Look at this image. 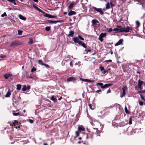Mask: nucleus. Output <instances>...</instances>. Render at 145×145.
Masks as SVG:
<instances>
[{
  "instance_id": "nucleus-51",
  "label": "nucleus",
  "mask_w": 145,
  "mask_h": 145,
  "mask_svg": "<svg viewBox=\"0 0 145 145\" xmlns=\"http://www.w3.org/2000/svg\"><path fill=\"white\" fill-rule=\"evenodd\" d=\"M112 61L111 59H109L107 60H105V62H111Z\"/></svg>"
},
{
  "instance_id": "nucleus-5",
  "label": "nucleus",
  "mask_w": 145,
  "mask_h": 145,
  "mask_svg": "<svg viewBox=\"0 0 145 145\" xmlns=\"http://www.w3.org/2000/svg\"><path fill=\"white\" fill-rule=\"evenodd\" d=\"M93 8L95 10L99 12L102 15L104 13L102 11L101 8H97L95 7H94Z\"/></svg>"
},
{
  "instance_id": "nucleus-18",
  "label": "nucleus",
  "mask_w": 145,
  "mask_h": 145,
  "mask_svg": "<svg viewBox=\"0 0 145 145\" xmlns=\"http://www.w3.org/2000/svg\"><path fill=\"white\" fill-rule=\"evenodd\" d=\"M74 3H72L68 7V8L69 10L72 9L74 7Z\"/></svg>"
},
{
  "instance_id": "nucleus-17",
  "label": "nucleus",
  "mask_w": 145,
  "mask_h": 145,
  "mask_svg": "<svg viewBox=\"0 0 145 145\" xmlns=\"http://www.w3.org/2000/svg\"><path fill=\"white\" fill-rule=\"evenodd\" d=\"M18 16L20 19L24 20H25L26 19L25 17L20 14Z\"/></svg>"
},
{
  "instance_id": "nucleus-62",
  "label": "nucleus",
  "mask_w": 145,
  "mask_h": 145,
  "mask_svg": "<svg viewBox=\"0 0 145 145\" xmlns=\"http://www.w3.org/2000/svg\"><path fill=\"white\" fill-rule=\"evenodd\" d=\"M33 1L35 2H38V0H33Z\"/></svg>"
},
{
  "instance_id": "nucleus-55",
  "label": "nucleus",
  "mask_w": 145,
  "mask_h": 145,
  "mask_svg": "<svg viewBox=\"0 0 145 145\" xmlns=\"http://www.w3.org/2000/svg\"><path fill=\"white\" fill-rule=\"evenodd\" d=\"M6 57V56L5 55H2L1 56V58H5Z\"/></svg>"
},
{
  "instance_id": "nucleus-12",
  "label": "nucleus",
  "mask_w": 145,
  "mask_h": 145,
  "mask_svg": "<svg viewBox=\"0 0 145 145\" xmlns=\"http://www.w3.org/2000/svg\"><path fill=\"white\" fill-rule=\"evenodd\" d=\"M98 129L97 128H93L92 129L91 132L93 134H96L97 132Z\"/></svg>"
},
{
  "instance_id": "nucleus-28",
  "label": "nucleus",
  "mask_w": 145,
  "mask_h": 145,
  "mask_svg": "<svg viewBox=\"0 0 145 145\" xmlns=\"http://www.w3.org/2000/svg\"><path fill=\"white\" fill-rule=\"evenodd\" d=\"M82 80L86 82H89L90 80L87 79H82Z\"/></svg>"
},
{
  "instance_id": "nucleus-48",
  "label": "nucleus",
  "mask_w": 145,
  "mask_h": 145,
  "mask_svg": "<svg viewBox=\"0 0 145 145\" xmlns=\"http://www.w3.org/2000/svg\"><path fill=\"white\" fill-rule=\"evenodd\" d=\"M120 29H119L118 28H115L114 29H113V31H119L120 32Z\"/></svg>"
},
{
  "instance_id": "nucleus-44",
  "label": "nucleus",
  "mask_w": 145,
  "mask_h": 145,
  "mask_svg": "<svg viewBox=\"0 0 145 145\" xmlns=\"http://www.w3.org/2000/svg\"><path fill=\"white\" fill-rule=\"evenodd\" d=\"M139 103L140 105V106H142L143 105V103L142 101H139Z\"/></svg>"
},
{
  "instance_id": "nucleus-52",
  "label": "nucleus",
  "mask_w": 145,
  "mask_h": 145,
  "mask_svg": "<svg viewBox=\"0 0 145 145\" xmlns=\"http://www.w3.org/2000/svg\"><path fill=\"white\" fill-rule=\"evenodd\" d=\"M29 122L31 123H33V120H29Z\"/></svg>"
},
{
  "instance_id": "nucleus-57",
  "label": "nucleus",
  "mask_w": 145,
  "mask_h": 145,
  "mask_svg": "<svg viewBox=\"0 0 145 145\" xmlns=\"http://www.w3.org/2000/svg\"><path fill=\"white\" fill-rule=\"evenodd\" d=\"M85 51L86 52H90L91 51V50H87V49H86L85 50Z\"/></svg>"
},
{
  "instance_id": "nucleus-31",
  "label": "nucleus",
  "mask_w": 145,
  "mask_h": 145,
  "mask_svg": "<svg viewBox=\"0 0 145 145\" xmlns=\"http://www.w3.org/2000/svg\"><path fill=\"white\" fill-rule=\"evenodd\" d=\"M28 43L30 44H31L33 43V40L32 39L30 38L29 39V40L28 42Z\"/></svg>"
},
{
  "instance_id": "nucleus-19",
  "label": "nucleus",
  "mask_w": 145,
  "mask_h": 145,
  "mask_svg": "<svg viewBox=\"0 0 145 145\" xmlns=\"http://www.w3.org/2000/svg\"><path fill=\"white\" fill-rule=\"evenodd\" d=\"M11 93L10 92V90L9 89L5 97H8L11 95Z\"/></svg>"
},
{
  "instance_id": "nucleus-35",
  "label": "nucleus",
  "mask_w": 145,
  "mask_h": 145,
  "mask_svg": "<svg viewBox=\"0 0 145 145\" xmlns=\"http://www.w3.org/2000/svg\"><path fill=\"white\" fill-rule=\"evenodd\" d=\"M99 69H100L101 71H102L104 70V67L102 66H100Z\"/></svg>"
},
{
  "instance_id": "nucleus-6",
  "label": "nucleus",
  "mask_w": 145,
  "mask_h": 145,
  "mask_svg": "<svg viewBox=\"0 0 145 145\" xmlns=\"http://www.w3.org/2000/svg\"><path fill=\"white\" fill-rule=\"evenodd\" d=\"M18 43L16 41H13L12 42L10 46L11 47L17 46L19 45Z\"/></svg>"
},
{
  "instance_id": "nucleus-2",
  "label": "nucleus",
  "mask_w": 145,
  "mask_h": 145,
  "mask_svg": "<svg viewBox=\"0 0 145 145\" xmlns=\"http://www.w3.org/2000/svg\"><path fill=\"white\" fill-rule=\"evenodd\" d=\"M97 85H99L101 86V87L102 88H107L108 87L111 86L112 85V84L110 83L106 84L105 85H103V84L100 83H97L96 84Z\"/></svg>"
},
{
  "instance_id": "nucleus-30",
  "label": "nucleus",
  "mask_w": 145,
  "mask_h": 145,
  "mask_svg": "<svg viewBox=\"0 0 145 145\" xmlns=\"http://www.w3.org/2000/svg\"><path fill=\"white\" fill-rule=\"evenodd\" d=\"M38 63L39 64L41 65H43V64H44V63H43L42 62L41 60H39Z\"/></svg>"
},
{
  "instance_id": "nucleus-27",
  "label": "nucleus",
  "mask_w": 145,
  "mask_h": 145,
  "mask_svg": "<svg viewBox=\"0 0 145 145\" xmlns=\"http://www.w3.org/2000/svg\"><path fill=\"white\" fill-rule=\"evenodd\" d=\"M22 90L23 91H25L27 90V87L25 85L24 86L23 88H22Z\"/></svg>"
},
{
  "instance_id": "nucleus-40",
  "label": "nucleus",
  "mask_w": 145,
  "mask_h": 145,
  "mask_svg": "<svg viewBox=\"0 0 145 145\" xmlns=\"http://www.w3.org/2000/svg\"><path fill=\"white\" fill-rule=\"evenodd\" d=\"M88 105H89V107L90 108H91V109L92 110L94 109V108L92 107V105H91V104H89Z\"/></svg>"
},
{
  "instance_id": "nucleus-47",
  "label": "nucleus",
  "mask_w": 145,
  "mask_h": 145,
  "mask_svg": "<svg viewBox=\"0 0 145 145\" xmlns=\"http://www.w3.org/2000/svg\"><path fill=\"white\" fill-rule=\"evenodd\" d=\"M75 133L76 135L77 136H78L79 135V132L78 131H76L75 132Z\"/></svg>"
},
{
  "instance_id": "nucleus-34",
  "label": "nucleus",
  "mask_w": 145,
  "mask_h": 145,
  "mask_svg": "<svg viewBox=\"0 0 145 145\" xmlns=\"http://www.w3.org/2000/svg\"><path fill=\"white\" fill-rule=\"evenodd\" d=\"M78 37L79 39L82 40H84V38H83V37H82L80 35H78Z\"/></svg>"
},
{
  "instance_id": "nucleus-42",
  "label": "nucleus",
  "mask_w": 145,
  "mask_h": 145,
  "mask_svg": "<svg viewBox=\"0 0 145 145\" xmlns=\"http://www.w3.org/2000/svg\"><path fill=\"white\" fill-rule=\"evenodd\" d=\"M18 123V121L16 120H15L14 121L13 123L14 126H15V124L16 123Z\"/></svg>"
},
{
  "instance_id": "nucleus-11",
  "label": "nucleus",
  "mask_w": 145,
  "mask_h": 145,
  "mask_svg": "<svg viewBox=\"0 0 145 145\" xmlns=\"http://www.w3.org/2000/svg\"><path fill=\"white\" fill-rule=\"evenodd\" d=\"M76 14V12L72 10H71L68 12V15L69 16H71L72 15H75Z\"/></svg>"
},
{
  "instance_id": "nucleus-3",
  "label": "nucleus",
  "mask_w": 145,
  "mask_h": 145,
  "mask_svg": "<svg viewBox=\"0 0 145 145\" xmlns=\"http://www.w3.org/2000/svg\"><path fill=\"white\" fill-rule=\"evenodd\" d=\"M91 23H92V25L94 27H96L99 26V25L97 24V23H99V22L98 20H96L93 19L92 20Z\"/></svg>"
},
{
  "instance_id": "nucleus-4",
  "label": "nucleus",
  "mask_w": 145,
  "mask_h": 145,
  "mask_svg": "<svg viewBox=\"0 0 145 145\" xmlns=\"http://www.w3.org/2000/svg\"><path fill=\"white\" fill-rule=\"evenodd\" d=\"M122 89L123 90L122 94L120 96L121 98H122L126 95L125 91L127 89V87L126 86H123L122 88Z\"/></svg>"
},
{
  "instance_id": "nucleus-21",
  "label": "nucleus",
  "mask_w": 145,
  "mask_h": 145,
  "mask_svg": "<svg viewBox=\"0 0 145 145\" xmlns=\"http://www.w3.org/2000/svg\"><path fill=\"white\" fill-rule=\"evenodd\" d=\"M59 22L58 21H52L51 20H48V22L50 24H54L55 23H57Z\"/></svg>"
},
{
  "instance_id": "nucleus-1",
  "label": "nucleus",
  "mask_w": 145,
  "mask_h": 145,
  "mask_svg": "<svg viewBox=\"0 0 145 145\" xmlns=\"http://www.w3.org/2000/svg\"><path fill=\"white\" fill-rule=\"evenodd\" d=\"M133 30V27L131 26H127L126 28H123L120 29V32H128L129 31H132Z\"/></svg>"
},
{
  "instance_id": "nucleus-46",
  "label": "nucleus",
  "mask_w": 145,
  "mask_h": 145,
  "mask_svg": "<svg viewBox=\"0 0 145 145\" xmlns=\"http://www.w3.org/2000/svg\"><path fill=\"white\" fill-rule=\"evenodd\" d=\"M136 24L138 26L140 25V23L138 21H136Z\"/></svg>"
},
{
  "instance_id": "nucleus-50",
  "label": "nucleus",
  "mask_w": 145,
  "mask_h": 145,
  "mask_svg": "<svg viewBox=\"0 0 145 145\" xmlns=\"http://www.w3.org/2000/svg\"><path fill=\"white\" fill-rule=\"evenodd\" d=\"M7 1H9L10 2L13 3L14 2L15 0H7Z\"/></svg>"
},
{
  "instance_id": "nucleus-43",
  "label": "nucleus",
  "mask_w": 145,
  "mask_h": 145,
  "mask_svg": "<svg viewBox=\"0 0 145 145\" xmlns=\"http://www.w3.org/2000/svg\"><path fill=\"white\" fill-rule=\"evenodd\" d=\"M36 71V68H33L31 70V72H33L34 71Z\"/></svg>"
},
{
  "instance_id": "nucleus-20",
  "label": "nucleus",
  "mask_w": 145,
  "mask_h": 145,
  "mask_svg": "<svg viewBox=\"0 0 145 145\" xmlns=\"http://www.w3.org/2000/svg\"><path fill=\"white\" fill-rule=\"evenodd\" d=\"M74 80H75V78L73 77H69L67 79V81H71Z\"/></svg>"
},
{
  "instance_id": "nucleus-58",
  "label": "nucleus",
  "mask_w": 145,
  "mask_h": 145,
  "mask_svg": "<svg viewBox=\"0 0 145 145\" xmlns=\"http://www.w3.org/2000/svg\"><path fill=\"white\" fill-rule=\"evenodd\" d=\"M70 65L72 67L73 66V65H72V62H71L70 63Z\"/></svg>"
},
{
  "instance_id": "nucleus-8",
  "label": "nucleus",
  "mask_w": 145,
  "mask_h": 145,
  "mask_svg": "<svg viewBox=\"0 0 145 145\" xmlns=\"http://www.w3.org/2000/svg\"><path fill=\"white\" fill-rule=\"evenodd\" d=\"M12 76V74L7 73L4 74L3 76L5 78V79H7L8 78L11 76Z\"/></svg>"
},
{
  "instance_id": "nucleus-37",
  "label": "nucleus",
  "mask_w": 145,
  "mask_h": 145,
  "mask_svg": "<svg viewBox=\"0 0 145 145\" xmlns=\"http://www.w3.org/2000/svg\"><path fill=\"white\" fill-rule=\"evenodd\" d=\"M7 14L5 12L3 13V14H2L1 15V16L2 17H3L4 16H7Z\"/></svg>"
},
{
  "instance_id": "nucleus-7",
  "label": "nucleus",
  "mask_w": 145,
  "mask_h": 145,
  "mask_svg": "<svg viewBox=\"0 0 145 145\" xmlns=\"http://www.w3.org/2000/svg\"><path fill=\"white\" fill-rule=\"evenodd\" d=\"M45 16L46 17L49 18H57V16H52L48 14H46L45 15Z\"/></svg>"
},
{
  "instance_id": "nucleus-13",
  "label": "nucleus",
  "mask_w": 145,
  "mask_h": 145,
  "mask_svg": "<svg viewBox=\"0 0 145 145\" xmlns=\"http://www.w3.org/2000/svg\"><path fill=\"white\" fill-rule=\"evenodd\" d=\"M73 40L74 42L76 43H79V42L80 41H79V39L77 37H74L73 39Z\"/></svg>"
},
{
  "instance_id": "nucleus-10",
  "label": "nucleus",
  "mask_w": 145,
  "mask_h": 145,
  "mask_svg": "<svg viewBox=\"0 0 145 145\" xmlns=\"http://www.w3.org/2000/svg\"><path fill=\"white\" fill-rule=\"evenodd\" d=\"M123 41V39H120L115 44V46H116L121 44Z\"/></svg>"
},
{
  "instance_id": "nucleus-22",
  "label": "nucleus",
  "mask_w": 145,
  "mask_h": 145,
  "mask_svg": "<svg viewBox=\"0 0 145 145\" xmlns=\"http://www.w3.org/2000/svg\"><path fill=\"white\" fill-rule=\"evenodd\" d=\"M93 134L91 135L90 133H89V134H87L86 138L87 139L89 137H90L92 138H93Z\"/></svg>"
},
{
  "instance_id": "nucleus-63",
  "label": "nucleus",
  "mask_w": 145,
  "mask_h": 145,
  "mask_svg": "<svg viewBox=\"0 0 145 145\" xmlns=\"http://www.w3.org/2000/svg\"><path fill=\"white\" fill-rule=\"evenodd\" d=\"M13 3L14 5H16V2H15V1H14V2H13Z\"/></svg>"
},
{
  "instance_id": "nucleus-64",
  "label": "nucleus",
  "mask_w": 145,
  "mask_h": 145,
  "mask_svg": "<svg viewBox=\"0 0 145 145\" xmlns=\"http://www.w3.org/2000/svg\"><path fill=\"white\" fill-rule=\"evenodd\" d=\"M62 99V97H60L58 99L59 100H61Z\"/></svg>"
},
{
  "instance_id": "nucleus-39",
  "label": "nucleus",
  "mask_w": 145,
  "mask_h": 145,
  "mask_svg": "<svg viewBox=\"0 0 145 145\" xmlns=\"http://www.w3.org/2000/svg\"><path fill=\"white\" fill-rule=\"evenodd\" d=\"M110 70V69H109L107 71L104 70V71L102 72V73L103 74H105L106 73V72H107V73H108V71Z\"/></svg>"
},
{
  "instance_id": "nucleus-36",
  "label": "nucleus",
  "mask_w": 145,
  "mask_h": 145,
  "mask_svg": "<svg viewBox=\"0 0 145 145\" xmlns=\"http://www.w3.org/2000/svg\"><path fill=\"white\" fill-rule=\"evenodd\" d=\"M18 35H22V32L23 31H20L18 30Z\"/></svg>"
},
{
  "instance_id": "nucleus-33",
  "label": "nucleus",
  "mask_w": 145,
  "mask_h": 145,
  "mask_svg": "<svg viewBox=\"0 0 145 145\" xmlns=\"http://www.w3.org/2000/svg\"><path fill=\"white\" fill-rule=\"evenodd\" d=\"M125 112L127 114L129 113V112L127 109V108L126 106H125L124 108Z\"/></svg>"
},
{
  "instance_id": "nucleus-59",
  "label": "nucleus",
  "mask_w": 145,
  "mask_h": 145,
  "mask_svg": "<svg viewBox=\"0 0 145 145\" xmlns=\"http://www.w3.org/2000/svg\"><path fill=\"white\" fill-rule=\"evenodd\" d=\"M110 5L111 6H114V5L113 4L112 2H110Z\"/></svg>"
},
{
  "instance_id": "nucleus-60",
  "label": "nucleus",
  "mask_w": 145,
  "mask_h": 145,
  "mask_svg": "<svg viewBox=\"0 0 145 145\" xmlns=\"http://www.w3.org/2000/svg\"><path fill=\"white\" fill-rule=\"evenodd\" d=\"M89 82H94V80H90Z\"/></svg>"
},
{
  "instance_id": "nucleus-54",
  "label": "nucleus",
  "mask_w": 145,
  "mask_h": 145,
  "mask_svg": "<svg viewBox=\"0 0 145 145\" xmlns=\"http://www.w3.org/2000/svg\"><path fill=\"white\" fill-rule=\"evenodd\" d=\"M30 86H27V89H30Z\"/></svg>"
},
{
  "instance_id": "nucleus-16",
  "label": "nucleus",
  "mask_w": 145,
  "mask_h": 145,
  "mask_svg": "<svg viewBox=\"0 0 145 145\" xmlns=\"http://www.w3.org/2000/svg\"><path fill=\"white\" fill-rule=\"evenodd\" d=\"M74 33L73 31H70L69 32V34H68V36L70 37H72L73 36Z\"/></svg>"
},
{
  "instance_id": "nucleus-9",
  "label": "nucleus",
  "mask_w": 145,
  "mask_h": 145,
  "mask_svg": "<svg viewBox=\"0 0 145 145\" xmlns=\"http://www.w3.org/2000/svg\"><path fill=\"white\" fill-rule=\"evenodd\" d=\"M143 83L142 81L139 80L138 82V88L141 89V86Z\"/></svg>"
},
{
  "instance_id": "nucleus-32",
  "label": "nucleus",
  "mask_w": 145,
  "mask_h": 145,
  "mask_svg": "<svg viewBox=\"0 0 145 145\" xmlns=\"http://www.w3.org/2000/svg\"><path fill=\"white\" fill-rule=\"evenodd\" d=\"M51 99L54 101H56V99L54 96H52L51 98Z\"/></svg>"
},
{
  "instance_id": "nucleus-24",
  "label": "nucleus",
  "mask_w": 145,
  "mask_h": 145,
  "mask_svg": "<svg viewBox=\"0 0 145 145\" xmlns=\"http://www.w3.org/2000/svg\"><path fill=\"white\" fill-rule=\"evenodd\" d=\"M106 9H108L110 8V6L109 2H108L107 3L106 5Z\"/></svg>"
},
{
  "instance_id": "nucleus-49",
  "label": "nucleus",
  "mask_w": 145,
  "mask_h": 145,
  "mask_svg": "<svg viewBox=\"0 0 145 145\" xmlns=\"http://www.w3.org/2000/svg\"><path fill=\"white\" fill-rule=\"evenodd\" d=\"M43 65H44L45 66V67L47 68H49V65H47V64H43Z\"/></svg>"
},
{
  "instance_id": "nucleus-45",
  "label": "nucleus",
  "mask_w": 145,
  "mask_h": 145,
  "mask_svg": "<svg viewBox=\"0 0 145 145\" xmlns=\"http://www.w3.org/2000/svg\"><path fill=\"white\" fill-rule=\"evenodd\" d=\"M103 38H102L101 37H100V36H99V39L101 41V42H103Z\"/></svg>"
},
{
  "instance_id": "nucleus-15",
  "label": "nucleus",
  "mask_w": 145,
  "mask_h": 145,
  "mask_svg": "<svg viewBox=\"0 0 145 145\" xmlns=\"http://www.w3.org/2000/svg\"><path fill=\"white\" fill-rule=\"evenodd\" d=\"M78 44L82 46L83 47L85 48H86L85 44L83 41H80Z\"/></svg>"
},
{
  "instance_id": "nucleus-14",
  "label": "nucleus",
  "mask_w": 145,
  "mask_h": 145,
  "mask_svg": "<svg viewBox=\"0 0 145 145\" xmlns=\"http://www.w3.org/2000/svg\"><path fill=\"white\" fill-rule=\"evenodd\" d=\"M33 7H34V8H35L39 12H42V13H43V11L41 10L38 7H37L35 5H33Z\"/></svg>"
},
{
  "instance_id": "nucleus-26",
  "label": "nucleus",
  "mask_w": 145,
  "mask_h": 145,
  "mask_svg": "<svg viewBox=\"0 0 145 145\" xmlns=\"http://www.w3.org/2000/svg\"><path fill=\"white\" fill-rule=\"evenodd\" d=\"M21 89V85L20 84H18L17 85V89L19 90Z\"/></svg>"
},
{
  "instance_id": "nucleus-38",
  "label": "nucleus",
  "mask_w": 145,
  "mask_h": 145,
  "mask_svg": "<svg viewBox=\"0 0 145 145\" xmlns=\"http://www.w3.org/2000/svg\"><path fill=\"white\" fill-rule=\"evenodd\" d=\"M129 124H131L132 123L131 118L130 117L129 118Z\"/></svg>"
},
{
  "instance_id": "nucleus-23",
  "label": "nucleus",
  "mask_w": 145,
  "mask_h": 145,
  "mask_svg": "<svg viewBox=\"0 0 145 145\" xmlns=\"http://www.w3.org/2000/svg\"><path fill=\"white\" fill-rule=\"evenodd\" d=\"M78 129L79 131H83L84 130V128L82 126L78 127Z\"/></svg>"
},
{
  "instance_id": "nucleus-29",
  "label": "nucleus",
  "mask_w": 145,
  "mask_h": 145,
  "mask_svg": "<svg viewBox=\"0 0 145 145\" xmlns=\"http://www.w3.org/2000/svg\"><path fill=\"white\" fill-rule=\"evenodd\" d=\"M13 114L14 116H17L18 115H20V113H19V112H13Z\"/></svg>"
},
{
  "instance_id": "nucleus-53",
  "label": "nucleus",
  "mask_w": 145,
  "mask_h": 145,
  "mask_svg": "<svg viewBox=\"0 0 145 145\" xmlns=\"http://www.w3.org/2000/svg\"><path fill=\"white\" fill-rule=\"evenodd\" d=\"M112 29L111 28H109L108 30V32H110L112 31Z\"/></svg>"
},
{
  "instance_id": "nucleus-25",
  "label": "nucleus",
  "mask_w": 145,
  "mask_h": 145,
  "mask_svg": "<svg viewBox=\"0 0 145 145\" xmlns=\"http://www.w3.org/2000/svg\"><path fill=\"white\" fill-rule=\"evenodd\" d=\"M106 33H101L100 35L99 36L102 38H103V37H105L106 36Z\"/></svg>"
},
{
  "instance_id": "nucleus-61",
  "label": "nucleus",
  "mask_w": 145,
  "mask_h": 145,
  "mask_svg": "<svg viewBox=\"0 0 145 145\" xmlns=\"http://www.w3.org/2000/svg\"><path fill=\"white\" fill-rule=\"evenodd\" d=\"M110 89H109L108 90V91H107V93H110Z\"/></svg>"
},
{
  "instance_id": "nucleus-41",
  "label": "nucleus",
  "mask_w": 145,
  "mask_h": 145,
  "mask_svg": "<svg viewBox=\"0 0 145 145\" xmlns=\"http://www.w3.org/2000/svg\"><path fill=\"white\" fill-rule=\"evenodd\" d=\"M46 30L48 31L50 30V27H47L45 28Z\"/></svg>"
},
{
  "instance_id": "nucleus-56",
  "label": "nucleus",
  "mask_w": 145,
  "mask_h": 145,
  "mask_svg": "<svg viewBox=\"0 0 145 145\" xmlns=\"http://www.w3.org/2000/svg\"><path fill=\"white\" fill-rule=\"evenodd\" d=\"M101 91V90L99 89V90H97L96 91V93H99V92Z\"/></svg>"
}]
</instances>
